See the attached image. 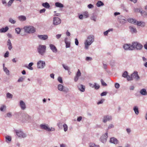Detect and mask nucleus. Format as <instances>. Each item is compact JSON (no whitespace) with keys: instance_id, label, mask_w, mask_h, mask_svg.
Returning <instances> with one entry per match:
<instances>
[{"instance_id":"8fccbe9b","label":"nucleus","mask_w":147,"mask_h":147,"mask_svg":"<svg viewBox=\"0 0 147 147\" xmlns=\"http://www.w3.org/2000/svg\"><path fill=\"white\" fill-rule=\"evenodd\" d=\"M13 0H10L7 3V6L8 7H10L12 4L13 3Z\"/></svg>"},{"instance_id":"0e129e2a","label":"nucleus","mask_w":147,"mask_h":147,"mask_svg":"<svg viewBox=\"0 0 147 147\" xmlns=\"http://www.w3.org/2000/svg\"><path fill=\"white\" fill-rule=\"evenodd\" d=\"M2 3L3 5H5V6H7L6 0H2Z\"/></svg>"},{"instance_id":"b1692460","label":"nucleus","mask_w":147,"mask_h":147,"mask_svg":"<svg viewBox=\"0 0 147 147\" xmlns=\"http://www.w3.org/2000/svg\"><path fill=\"white\" fill-rule=\"evenodd\" d=\"M23 114H22L20 112H17L15 113L16 117V118L19 119L20 120H21L22 119L21 117H22V115Z\"/></svg>"},{"instance_id":"ea45409f","label":"nucleus","mask_w":147,"mask_h":147,"mask_svg":"<svg viewBox=\"0 0 147 147\" xmlns=\"http://www.w3.org/2000/svg\"><path fill=\"white\" fill-rule=\"evenodd\" d=\"M113 30V29H109L108 30L104 32V34L105 36H107L109 32L112 31Z\"/></svg>"},{"instance_id":"864d4df0","label":"nucleus","mask_w":147,"mask_h":147,"mask_svg":"<svg viewBox=\"0 0 147 147\" xmlns=\"http://www.w3.org/2000/svg\"><path fill=\"white\" fill-rule=\"evenodd\" d=\"M105 99H102L101 100L99 101L97 103V104L98 105H99L100 104H102L105 101Z\"/></svg>"},{"instance_id":"f257e3e1","label":"nucleus","mask_w":147,"mask_h":147,"mask_svg":"<svg viewBox=\"0 0 147 147\" xmlns=\"http://www.w3.org/2000/svg\"><path fill=\"white\" fill-rule=\"evenodd\" d=\"M94 41V36L93 35H90L88 36L87 39L85 41L84 44V48L88 49L89 47L91 45Z\"/></svg>"},{"instance_id":"69168bd1","label":"nucleus","mask_w":147,"mask_h":147,"mask_svg":"<svg viewBox=\"0 0 147 147\" xmlns=\"http://www.w3.org/2000/svg\"><path fill=\"white\" fill-rule=\"evenodd\" d=\"M114 127V125L112 124H110L109 125L108 127V129H109Z\"/></svg>"},{"instance_id":"49530a36","label":"nucleus","mask_w":147,"mask_h":147,"mask_svg":"<svg viewBox=\"0 0 147 147\" xmlns=\"http://www.w3.org/2000/svg\"><path fill=\"white\" fill-rule=\"evenodd\" d=\"M64 128V130L65 132L67 131L68 129V127L66 124L65 123L63 125Z\"/></svg>"},{"instance_id":"338daca9","label":"nucleus","mask_w":147,"mask_h":147,"mask_svg":"<svg viewBox=\"0 0 147 147\" xmlns=\"http://www.w3.org/2000/svg\"><path fill=\"white\" fill-rule=\"evenodd\" d=\"M120 86L119 84L117 83H116L115 84V87L116 88H119Z\"/></svg>"},{"instance_id":"c9c22d12","label":"nucleus","mask_w":147,"mask_h":147,"mask_svg":"<svg viewBox=\"0 0 147 147\" xmlns=\"http://www.w3.org/2000/svg\"><path fill=\"white\" fill-rule=\"evenodd\" d=\"M6 97L7 98L12 99L13 97V95L9 92H7L6 94Z\"/></svg>"},{"instance_id":"39448f33","label":"nucleus","mask_w":147,"mask_h":147,"mask_svg":"<svg viewBox=\"0 0 147 147\" xmlns=\"http://www.w3.org/2000/svg\"><path fill=\"white\" fill-rule=\"evenodd\" d=\"M132 50L135 49L138 50H141L143 47V46L138 42H133L132 44Z\"/></svg>"},{"instance_id":"2eb2a0df","label":"nucleus","mask_w":147,"mask_h":147,"mask_svg":"<svg viewBox=\"0 0 147 147\" xmlns=\"http://www.w3.org/2000/svg\"><path fill=\"white\" fill-rule=\"evenodd\" d=\"M124 49L126 50L132 51V45L130 44H125L123 46Z\"/></svg>"},{"instance_id":"f8f14e48","label":"nucleus","mask_w":147,"mask_h":147,"mask_svg":"<svg viewBox=\"0 0 147 147\" xmlns=\"http://www.w3.org/2000/svg\"><path fill=\"white\" fill-rule=\"evenodd\" d=\"M108 131H107L104 135L100 137V140L102 143H105L106 142L108 137Z\"/></svg>"},{"instance_id":"f704fd0d","label":"nucleus","mask_w":147,"mask_h":147,"mask_svg":"<svg viewBox=\"0 0 147 147\" xmlns=\"http://www.w3.org/2000/svg\"><path fill=\"white\" fill-rule=\"evenodd\" d=\"M133 110L134 111L135 114L136 115H138L139 114V110L138 107L137 106H135L133 108Z\"/></svg>"},{"instance_id":"c756f323","label":"nucleus","mask_w":147,"mask_h":147,"mask_svg":"<svg viewBox=\"0 0 147 147\" xmlns=\"http://www.w3.org/2000/svg\"><path fill=\"white\" fill-rule=\"evenodd\" d=\"M55 5L56 7L59 8H63L64 7L63 4L58 2L55 3Z\"/></svg>"},{"instance_id":"7ed1b4c3","label":"nucleus","mask_w":147,"mask_h":147,"mask_svg":"<svg viewBox=\"0 0 147 147\" xmlns=\"http://www.w3.org/2000/svg\"><path fill=\"white\" fill-rule=\"evenodd\" d=\"M24 29L25 32L29 34L33 33L36 31V28L32 26H26L24 27Z\"/></svg>"},{"instance_id":"c85d7f7f","label":"nucleus","mask_w":147,"mask_h":147,"mask_svg":"<svg viewBox=\"0 0 147 147\" xmlns=\"http://www.w3.org/2000/svg\"><path fill=\"white\" fill-rule=\"evenodd\" d=\"M67 38H65V42L66 44L65 47L66 48H69L70 46V42L67 41Z\"/></svg>"},{"instance_id":"c03bdc74","label":"nucleus","mask_w":147,"mask_h":147,"mask_svg":"<svg viewBox=\"0 0 147 147\" xmlns=\"http://www.w3.org/2000/svg\"><path fill=\"white\" fill-rule=\"evenodd\" d=\"M141 15L143 16H147V13L144 11H142L140 12Z\"/></svg>"},{"instance_id":"6e6552de","label":"nucleus","mask_w":147,"mask_h":147,"mask_svg":"<svg viewBox=\"0 0 147 147\" xmlns=\"http://www.w3.org/2000/svg\"><path fill=\"white\" fill-rule=\"evenodd\" d=\"M15 131L17 135L19 137L24 138L26 137V135L21 130H16Z\"/></svg>"},{"instance_id":"9d476101","label":"nucleus","mask_w":147,"mask_h":147,"mask_svg":"<svg viewBox=\"0 0 147 147\" xmlns=\"http://www.w3.org/2000/svg\"><path fill=\"white\" fill-rule=\"evenodd\" d=\"M118 20L119 23L122 24H124L126 23V19L123 16H119L118 17Z\"/></svg>"},{"instance_id":"680f3d73","label":"nucleus","mask_w":147,"mask_h":147,"mask_svg":"<svg viewBox=\"0 0 147 147\" xmlns=\"http://www.w3.org/2000/svg\"><path fill=\"white\" fill-rule=\"evenodd\" d=\"M107 92H103L100 94L101 96H106L107 94Z\"/></svg>"},{"instance_id":"473e14b6","label":"nucleus","mask_w":147,"mask_h":147,"mask_svg":"<svg viewBox=\"0 0 147 147\" xmlns=\"http://www.w3.org/2000/svg\"><path fill=\"white\" fill-rule=\"evenodd\" d=\"M96 5L98 7H100L101 6L104 5V3L101 1H98L96 4Z\"/></svg>"},{"instance_id":"e433bc0d","label":"nucleus","mask_w":147,"mask_h":147,"mask_svg":"<svg viewBox=\"0 0 147 147\" xmlns=\"http://www.w3.org/2000/svg\"><path fill=\"white\" fill-rule=\"evenodd\" d=\"M33 63L32 62L30 63L28 65V66L26 67L27 68L30 70H33V68L32 67V66L33 65Z\"/></svg>"},{"instance_id":"0eeeda50","label":"nucleus","mask_w":147,"mask_h":147,"mask_svg":"<svg viewBox=\"0 0 147 147\" xmlns=\"http://www.w3.org/2000/svg\"><path fill=\"white\" fill-rule=\"evenodd\" d=\"M57 88L60 91H62L65 93H67L69 92V89L64 86L61 84H59L58 85Z\"/></svg>"},{"instance_id":"09e8293b","label":"nucleus","mask_w":147,"mask_h":147,"mask_svg":"<svg viewBox=\"0 0 147 147\" xmlns=\"http://www.w3.org/2000/svg\"><path fill=\"white\" fill-rule=\"evenodd\" d=\"M16 32L17 34H20L21 31V29L20 28H17L15 29Z\"/></svg>"},{"instance_id":"4be33fe9","label":"nucleus","mask_w":147,"mask_h":147,"mask_svg":"<svg viewBox=\"0 0 147 147\" xmlns=\"http://www.w3.org/2000/svg\"><path fill=\"white\" fill-rule=\"evenodd\" d=\"M78 88L79 90L82 92H84L85 91V86L82 85L80 84L78 86Z\"/></svg>"},{"instance_id":"4468645a","label":"nucleus","mask_w":147,"mask_h":147,"mask_svg":"<svg viewBox=\"0 0 147 147\" xmlns=\"http://www.w3.org/2000/svg\"><path fill=\"white\" fill-rule=\"evenodd\" d=\"M112 119L111 116L107 115L105 116L102 118V122L104 123L107 122L108 121H110Z\"/></svg>"},{"instance_id":"423d86ee","label":"nucleus","mask_w":147,"mask_h":147,"mask_svg":"<svg viewBox=\"0 0 147 147\" xmlns=\"http://www.w3.org/2000/svg\"><path fill=\"white\" fill-rule=\"evenodd\" d=\"M41 129L45 130L48 131H53L55 130V128L51 127V128L49 127L46 124H41L40 125Z\"/></svg>"},{"instance_id":"bb28decb","label":"nucleus","mask_w":147,"mask_h":147,"mask_svg":"<svg viewBox=\"0 0 147 147\" xmlns=\"http://www.w3.org/2000/svg\"><path fill=\"white\" fill-rule=\"evenodd\" d=\"M140 92L142 95L146 96L147 95V92L146 90L144 88L141 89L140 91Z\"/></svg>"},{"instance_id":"603ef678","label":"nucleus","mask_w":147,"mask_h":147,"mask_svg":"<svg viewBox=\"0 0 147 147\" xmlns=\"http://www.w3.org/2000/svg\"><path fill=\"white\" fill-rule=\"evenodd\" d=\"M100 82L102 84V85L103 86H107V84L105 83L103 81L102 79L100 80Z\"/></svg>"},{"instance_id":"393cba45","label":"nucleus","mask_w":147,"mask_h":147,"mask_svg":"<svg viewBox=\"0 0 147 147\" xmlns=\"http://www.w3.org/2000/svg\"><path fill=\"white\" fill-rule=\"evenodd\" d=\"M18 19L21 21H24L26 20V17L25 16L21 15L18 16Z\"/></svg>"},{"instance_id":"a19ab883","label":"nucleus","mask_w":147,"mask_h":147,"mask_svg":"<svg viewBox=\"0 0 147 147\" xmlns=\"http://www.w3.org/2000/svg\"><path fill=\"white\" fill-rule=\"evenodd\" d=\"M62 65L65 70L67 71H69L70 70L69 67L65 65L64 64H62Z\"/></svg>"},{"instance_id":"6e6d98bb","label":"nucleus","mask_w":147,"mask_h":147,"mask_svg":"<svg viewBox=\"0 0 147 147\" xmlns=\"http://www.w3.org/2000/svg\"><path fill=\"white\" fill-rule=\"evenodd\" d=\"M58 81L61 83H63V80L62 78L61 77H59L57 79Z\"/></svg>"},{"instance_id":"4d7b16f0","label":"nucleus","mask_w":147,"mask_h":147,"mask_svg":"<svg viewBox=\"0 0 147 147\" xmlns=\"http://www.w3.org/2000/svg\"><path fill=\"white\" fill-rule=\"evenodd\" d=\"M9 52L8 51H6L5 53V54L4 56L5 58L8 57L9 56Z\"/></svg>"},{"instance_id":"412c9836","label":"nucleus","mask_w":147,"mask_h":147,"mask_svg":"<svg viewBox=\"0 0 147 147\" xmlns=\"http://www.w3.org/2000/svg\"><path fill=\"white\" fill-rule=\"evenodd\" d=\"M136 25L138 26H140L141 27H144L145 26L146 24L145 22L142 21H137Z\"/></svg>"},{"instance_id":"a878e982","label":"nucleus","mask_w":147,"mask_h":147,"mask_svg":"<svg viewBox=\"0 0 147 147\" xmlns=\"http://www.w3.org/2000/svg\"><path fill=\"white\" fill-rule=\"evenodd\" d=\"M127 20L129 22L136 25L137 20L135 19L131 18H129Z\"/></svg>"},{"instance_id":"13d9d810","label":"nucleus","mask_w":147,"mask_h":147,"mask_svg":"<svg viewBox=\"0 0 147 147\" xmlns=\"http://www.w3.org/2000/svg\"><path fill=\"white\" fill-rule=\"evenodd\" d=\"M92 59V58L89 57H86L85 60L86 61H90Z\"/></svg>"},{"instance_id":"20e7f679","label":"nucleus","mask_w":147,"mask_h":147,"mask_svg":"<svg viewBox=\"0 0 147 147\" xmlns=\"http://www.w3.org/2000/svg\"><path fill=\"white\" fill-rule=\"evenodd\" d=\"M46 48L45 45H40L37 49L38 52L40 55H43L45 53Z\"/></svg>"},{"instance_id":"f03ea898","label":"nucleus","mask_w":147,"mask_h":147,"mask_svg":"<svg viewBox=\"0 0 147 147\" xmlns=\"http://www.w3.org/2000/svg\"><path fill=\"white\" fill-rule=\"evenodd\" d=\"M134 79L137 81H139L140 79V77L138 74V72L137 71H134L130 76H128L127 80H132Z\"/></svg>"},{"instance_id":"72a5a7b5","label":"nucleus","mask_w":147,"mask_h":147,"mask_svg":"<svg viewBox=\"0 0 147 147\" xmlns=\"http://www.w3.org/2000/svg\"><path fill=\"white\" fill-rule=\"evenodd\" d=\"M122 76L124 78H127H127H128V76H129L128 75V72L126 71H125L123 74Z\"/></svg>"},{"instance_id":"f3484780","label":"nucleus","mask_w":147,"mask_h":147,"mask_svg":"<svg viewBox=\"0 0 147 147\" xmlns=\"http://www.w3.org/2000/svg\"><path fill=\"white\" fill-rule=\"evenodd\" d=\"M50 49L54 53H56L57 52L58 50L56 47L53 45L50 44L49 45Z\"/></svg>"},{"instance_id":"e2e57ef3","label":"nucleus","mask_w":147,"mask_h":147,"mask_svg":"<svg viewBox=\"0 0 147 147\" xmlns=\"http://www.w3.org/2000/svg\"><path fill=\"white\" fill-rule=\"evenodd\" d=\"M87 7L88 8L91 9L94 6L93 5L91 4H90L88 5Z\"/></svg>"},{"instance_id":"5701e85b","label":"nucleus","mask_w":147,"mask_h":147,"mask_svg":"<svg viewBox=\"0 0 147 147\" xmlns=\"http://www.w3.org/2000/svg\"><path fill=\"white\" fill-rule=\"evenodd\" d=\"M38 37L40 39L43 40H45L48 38V36L47 35H38Z\"/></svg>"},{"instance_id":"7c9ffc66","label":"nucleus","mask_w":147,"mask_h":147,"mask_svg":"<svg viewBox=\"0 0 147 147\" xmlns=\"http://www.w3.org/2000/svg\"><path fill=\"white\" fill-rule=\"evenodd\" d=\"M9 29V28L7 26H6L5 28H2L0 29V32H6Z\"/></svg>"},{"instance_id":"a211bd4d","label":"nucleus","mask_w":147,"mask_h":147,"mask_svg":"<svg viewBox=\"0 0 147 147\" xmlns=\"http://www.w3.org/2000/svg\"><path fill=\"white\" fill-rule=\"evenodd\" d=\"M19 105L21 109L22 110H25L26 108V106L25 103L22 100L20 101Z\"/></svg>"},{"instance_id":"bf43d9fd","label":"nucleus","mask_w":147,"mask_h":147,"mask_svg":"<svg viewBox=\"0 0 147 147\" xmlns=\"http://www.w3.org/2000/svg\"><path fill=\"white\" fill-rule=\"evenodd\" d=\"M84 15L85 16L86 18H87L88 17V13L87 11H85L84 13Z\"/></svg>"},{"instance_id":"9b49d317","label":"nucleus","mask_w":147,"mask_h":147,"mask_svg":"<svg viewBox=\"0 0 147 147\" xmlns=\"http://www.w3.org/2000/svg\"><path fill=\"white\" fill-rule=\"evenodd\" d=\"M22 116V118L21 120L23 122H25L29 120L31 118V117L27 114H24Z\"/></svg>"},{"instance_id":"ddd939ff","label":"nucleus","mask_w":147,"mask_h":147,"mask_svg":"<svg viewBox=\"0 0 147 147\" xmlns=\"http://www.w3.org/2000/svg\"><path fill=\"white\" fill-rule=\"evenodd\" d=\"M61 23V19L57 17H54L53 19V24L55 25H57Z\"/></svg>"},{"instance_id":"052dcab7","label":"nucleus","mask_w":147,"mask_h":147,"mask_svg":"<svg viewBox=\"0 0 147 147\" xmlns=\"http://www.w3.org/2000/svg\"><path fill=\"white\" fill-rule=\"evenodd\" d=\"M12 116V114L11 113H9L7 114L6 116V117H8L10 118Z\"/></svg>"},{"instance_id":"2f4dec72","label":"nucleus","mask_w":147,"mask_h":147,"mask_svg":"<svg viewBox=\"0 0 147 147\" xmlns=\"http://www.w3.org/2000/svg\"><path fill=\"white\" fill-rule=\"evenodd\" d=\"M42 5L45 8L48 9L50 7V5L47 2H45V3H43L42 4Z\"/></svg>"},{"instance_id":"58836bf2","label":"nucleus","mask_w":147,"mask_h":147,"mask_svg":"<svg viewBox=\"0 0 147 147\" xmlns=\"http://www.w3.org/2000/svg\"><path fill=\"white\" fill-rule=\"evenodd\" d=\"M90 18L91 20L94 21L95 22L96 21V16H95L94 13L92 15V16L90 17Z\"/></svg>"},{"instance_id":"5fc2aeb1","label":"nucleus","mask_w":147,"mask_h":147,"mask_svg":"<svg viewBox=\"0 0 147 147\" xmlns=\"http://www.w3.org/2000/svg\"><path fill=\"white\" fill-rule=\"evenodd\" d=\"M24 78H23V77H20L18 80V82H22L24 81Z\"/></svg>"},{"instance_id":"774afa93","label":"nucleus","mask_w":147,"mask_h":147,"mask_svg":"<svg viewBox=\"0 0 147 147\" xmlns=\"http://www.w3.org/2000/svg\"><path fill=\"white\" fill-rule=\"evenodd\" d=\"M126 131L128 134H130L131 131V129L130 128H127L126 129Z\"/></svg>"},{"instance_id":"aec40b11","label":"nucleus","mask_w":147,"mask_h":147,"mask_svg":"<svg viewBox=\"0 0 147 147\" xmlns=\"http://www.w3.org/2000/svg\"><path fill=\"white\" fill-rule=\"evenodd\" d=\"M129 28L130 29V32L132 33H136L137 32V30L136 28L132 26H129Z\"/></svg>"},{"instance_id":"79ce46f5","label":"nucleus","mask_w":147,"mask_h":147,"mask_svg":"<svg viewBox=\"0 0 147 147\" xmlns=\"http://www.w3.org/2000/svg\"><path fill=\"white\" fill-rule=\"evenodd\" d=\"M3 70L7 75H9V71L6 67L3 69Z\"/></svg>"},{"instance_id":"4c0bfd02","label":"nucleus","mask_w":147,"mask_h":147,"mask_svg":"<svg viewBox=\"0 0 147 147\" xmlns=\"http://www.w3.org/2000/svg\"><path fill=\"white\" fill-rule=\"evenodd\" d=\"M90 147H100V146L98 145H96L95 143H90L89 144Z\"/></svg>"},{"instance_id":"a18cd8bd","label":"nucleus","mask_w":147,"mask_h":147,"mask_svg":"<svg viewBox=\"0 0 147 147\" xmlns=\"http://www.w3.org/2000/svg\"><path fill=\"white\" fill-rule=\"evenodd\" d=\"M6 139V142H8L7 141L9 142H11V138L10 136H7L5 137Z\"/></svg>"},{"instance_id":"3c124183","label":"nucleus","mask_w":147,"mask_h":147,"mask_svg":"<svg viewBox=\"0 0 147 147\" xmlns=\"http://www.w3.org/2000/svg\"><path fill=\"white\" fill-rule=\"evenodd\" d=\"M6 106L5 105H2L1 107H0V110L1 111H3L4 109L5 110L6 109Z\"/></svg>"},{"instance_id":"de8ad7c7","label":"nucleus","mask_w":147,"mask_h":147,"mask_svg":"<svg viewBox=\"0 0 147 147\" xmlns=\"http://www.w3.org/2000/svg\"><path fill=\"white\" fill-rule=\"evenodd\" d=\"M9 21L10 23L12 24H14L16 22V21L11 18H10L9 19Z\"/></svg>"},{"instance_id":"cd10ccee","label":"nucleus","mask_w":147,"mask_h":147,"mask_svg":"<svg viewBox=\"0 0 147 147\" xmlns=\"http://www.w3.org/2000/svg\"><path fill=\"white\" fill-rule=\"evenodd\" d=\"M7 45L8 46V49L10 50H11L12 48V47L11 40L9 39L7 41Z\"/></svg>"},{"instance_id":"6ab92c4d","label":"nucleus","mask_w":147,"mask_h":147,"mask_svg":"<svg viewBox=\"0 0 147 147\" xmlns=\"http://www.w3.org/2000/svg\"><path fill=\"white\" fill-rule=\"evenodd\" d=\"M110 142L112 143L117 144L119 143V141L115 138L112 137L111 138Z\"/></svg>"},{"instance_id":"1a4fd4ad","label":"nucleus","mask_w":147,"mask_h":147,"mask_svg":"<svg viewBox=\"0 0 147 147\" xmlns=\"http://www.w3.org/2000/svg\"><path fill=\"white\" fill-rule=\"evenodd\" d=\"M45 65V62L42 61L40 60L37 63V67L39 69H43Z\"/></svg>"},{"instance_id":"37998d69","label":"nucleus","mask_w":147,"mask_h":147,"mask_svg":"<svg viewBox=\"0 0 147 147\" xmlns=\"http://www.w3.org/2000/svg\"><path fill=\"white\" fill-rule=\"evenodd\" d=\"M93 87V88H94L96 90L100 88V86L99 85L95 83H94V85Z\"/></svg>"},{"instance_id":"dca6fc26","label":"nucleus","mask_w":147,"mask_h":147,"mask_svg":"<svg viewBox=\"0 0 147 147\" xmlns=\"http://www.w3.org/2000/svg\"><path fill=\"white\" fill-rule=\"evenodd\" d=\"M81 74L80 70L78 69L74 79V80L75 82L77 81L79 79V77L81 76Z\"/></svg>"}]
</instances>
